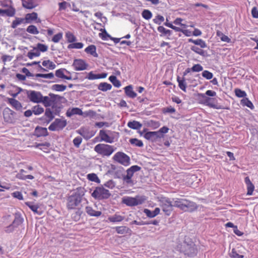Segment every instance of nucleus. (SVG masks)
I'll list each match as a JSON object with an SVG mask.
<instances>
[{"label": "nucleus", "instance_id": "nucleus-34", "mask_svg": "<svg viewBox=\"0 0 258 258\" xmlns=\"http://www.w3.org/2000/svg\"><path fill=\"white\" fill-rule=\"evenodd\" d=\"M127 126L130 128L134 129V130H139V129L141 128L142 125L139 121L134 120L133 121H129L127 123Z\"/></svg>", "mask_w": 258, "mask_h": 258}, {"label": "nucleus", "instance_id": "nucleus-31", "mask_svg": "<svg viewBox=\"0 0 258 258\" xmlns=\"http://www.w3.org/2000/svg\"><path fill=\"white\" fill-rule=\"evenodd\" d=\"M124 219V217L120 215L115 214L112 216L108 217V220L112 223L120 222L122 221Z\"/></svg>", "mask_w": 258, "mask_h": 258}, {"label": "nucleus", "instance_id": "nucleus-6", "mask_svg": "<svg viewBox=\"0 0 258 258\" xmlns=\"http://www.w3.org/2000/svg\"><path fill=\"white\" fill-rule=\"evenodd\" d=\"M16 113L9 107L5 108L3 112L4 120L9 124H14L16 122Z\"/></svg>", "mask_w": 258, "mask_h": 258}, {"label": "nucleus", "instance_id": "nucleus-24", "mask_svg": "<svg viewBox=\"0 0 258 258\" xmlns=\"http://www.w3.org/2000/svg\"><path fill=\"white\" fill-rule=\"evenodd\" d=\"M177 81L178 83L179 88L183 92H186L187 85L185 77H180L179 76H177Z\"/></svg>", "mask_w": 258, "mask_h": 258}, {"label": "nucleus", "instance_id": "nucleus-19", "mask_svg": "<svg viewBox=\"0 0 258 258\" xmlns=\"http://www.w3.org/2000/svg\"><path fill=\"white\" fill-rule=\"evenodd\" d=\"M8 102L17 111H22V105L21 102L15 98H8Z\"/></svg>", "mask_w": 258, "mask_h": 258}, {"label": "nucleus", "instance_id": "nucleus-17", "mask_svg": "<svg viewBox=\"0 0 258 258\" xmlns=\"http://www.w3.org/2000/svg\"><path fill=\"white\" fill-rule=\"evenodd\" d=\"M22 5L27 9H33L38 6L37 0H22Z\"/></svg>", "mask_w": 258, "mask_h": 258}, {"label": "nucleus", "instance_id": "nucleus-50", "mask_svg": "<svg viewBox=\"0 0 258 258\" xmlns=\"http://www.w3.org/2000/svg\"><path fill=\"white\" fill-rule=\"evenodd\" d=\"M142 17L146 20H149L152 17V14L148 10H144L142 13Z\"/></svg>", "mask_w": 258, "mask_h": 258}, {"label": "nucleus", "instance_id": "nucleus-52", "mask_svg": "<svg viewBox=\"0 0 258 258\" xmlns=\"http://www.w3.org/2000/svg\"><path fill=\"white\" fill-rule=\"evenodd\" d=\"M38 51L41 52H46L48 50V46L44 44L38 43L35 47Z\"/></svg>", "mask_w": 258, "mask_h": 258}, {"label": "nucleus", "instance_id": "nucleus-38", "mask_svg": "<svg viewBox=\"0 0 258 258\" xmlns=\"http://www.w3.org/2000/svg\"><path fill=\"white\" fill-rule=\"evenodd\" d=\"M26 205H27L34 213L40 215L41 213H39L38 211V209L39 208V206L37 205H35L33 204L31 202H26L25 203Z\"/></svg>", "mask_w": 258, "mask_h": 258}, {"label": "nucleus", "instance_id": "nucleus-59", "mask_svg": "<svg viewBox=\"0 0 258 258\" xmlns=\"http://www.w3.org/2000/svg\"><path fill=\"white\" fill-rule=\"evenodd\" d=\"M67 6H70V5L66 1H63L62 2L59 3L58 10L59 11L65 10L67 9Z\"/></svg>", "mask_w": 258, "mask_h": 258}, {"label": "nucleus", "instance_id": "nucleus-18", "mask_svg": "<svg viewBox=\"0 0 258 258\" xmlns=\"http://www.w3.org/2000/svg\"><path fill=\"white\" fill-rule=\"evenodd\" d=\"M23 222V219L22 218L20 217H16L13 224L6 228V231L7 232H11L13 231L16 225H18L19 224L22 223Z\"/></svg>", "mask_w": 258, "mask_h": 258}, {"label": "nucleus", "instance_id": "nucleus-62", "mask_svg": "<svg viewBox=\"0 0 258 258\" xmlns=\"http://www.w3.org/2000/svg\"><path fill=\"white\" fill-rule=\"evenodd\" d=\"M104 186L108 188L113 189L115 186V183L113 180H109L104 184Z\"/></svg>", "mask_w": 258, "mask_h": 258}, {"label": "nucleus", "instance_id": "nucleus-28", "mask_svg": "<svg viewBox=\"0 0 258 258\" xmlns=\"http://www.w3.org/2000/svg\"><path fill=\"white\" fill-rule=\"evenodd\" d=\"M85 51L88 54L94 57H98V54L96 52V47L94 45H90L86 47Z\"/></svg>", "mask_w": 258, "mask_h": 258}, {"label": "nucleus", "instance_id": "nucleus-39", "mask_svg": "<svg viewBox=\"0 0 258 258\" xmlns=\"http://www.w3.org/2000/svg\"><path fill=\"white\" fill-rule=\"evenodd\" d=\"M33 113L36 115L42 114L44 112V108L40 105L34 106L32 108Z\"/></svg>", "mask_w": 258, "mask_h": 258}, {"label": "nucleus", "instance_id": "nucleus-55", "mask_svg": "<svg viewBox=\"0 0 258 258\" xmlns=\"http://www.w3.org/2000/svg\"><path fill=\"white\" fill-rule=\"evenodd\" d=\"M191 50L203 56H204L206 53V52L204 50L196 46H192Z\"/></svg>", "mask_w": 258, "mask_h": 258}, {"label": "nucleus", "instance_id": "nucleus-56", "mask_svg": "<svg viewBox=\"0 0 258 258\" xmlns=\"http://www.w3.org/2000/svg\"><path fill=\"white\" fill-rule=\"evenodd\" d=\"M148 126L152 127L153 129H156L159 127L160 125L158 121L150 120L148 122Z\"/></svg>", "mask_w": 258, "mask_h": 258}, {"label": "nucleus", "instance_id": "nucleus-43", "mask_svg": "<svg viewBox=\"0 0 258 258\" xmlns=\"http://www.w3.org/2000/svg\"><path fill=\"white\" fill-rule=\"evenodd\" d=\"M87 179L91 181L95 182L97 183L100 182V180L95 173H90L87 175Z\"/></svg>", "mask_w": 258, "mask_h": 258}, {"label": "nucleus", "instance_id": "nucleus-15", "mask_svg": "<svg viewBox=\"0 0 258 258\" xmlns=\"http://www.w3.org/2000/svg\"><path fill=\"white\" fill-rule=\"evenodd\" d=\"M25 23H31L35 21L36 23H40L41 20L38 18V14L36 12L27 14L24 18Z\"/></svg>", "mask_w": 258, "mask_h": 258}, {"label": "nucleus", "instance_id": "nucleus-46", "mask_svg": "<svg viewBox=\"0 0 258 258\" xmlns=\"http://www.w3.org/2000/svg\"><path fill=\"white\" fill-rule=\"evenodd\" d=\"M27 32L32 34H38L39 32L37 27L34 25L29 26L26 29Z\"/></svg>", "mask_w": 258, "mask_h": 258}, {"label": "nucleus", "instance_id": "nucleus-11", "mask_svg": "<svg viewBox=\"0 0 258 258\" xmlns=\"http://www.w3.org/2000/svg\"><path fill=\"white\" fill-rule=\"evenodd\" d=\"M27 97L29 100L35 103H41L42 95L40 92L31 90L27 92Z\"/></svg>", "mask_w": 258, "mask_h": 258}, {"label": "nucleus", "instance_id": "nucleus-23", "mask_svg": "<svg viewBox=\"0 0 258 258\" xmlns=\"http://www.w3.org/2000/svg\"><path fill=\"white\" fill-rule=\"evenodd\" d=\"M107 76V73H103L101 74H95L92 72H90L87 76V78L89 80H96L99 79H104Z\"/></svg>", "mask_w": 258, "mask_h": 258}, {"label": "nucleus", "instance_id": "nucleus-45", "mask_svg": "<svg viewBox=\"0 0 258 258\" xmlns=\"http://www.w3.org/2000/svg\"><path fill=\"white\" fill-rule=\"evenodd\" d=\"M40 54V52L35 47L33 50L28 52L27 56L30 59L33 58L34 57L39 56Z\"/></svg>", "mask_w": 258, "mask_h": 258}, {"label": "nucleus", "instance_id": "nucleus-7", "mask_svg": "<svg viewBox=\"0 0 258 258\" xmlns=\"http://www.w3.org/2000/svg\"><path fill=\"white\" fill-rule=\"evenodd\" d=\"M67 121L64 118H56L48 127L51 131H60L62 130L67 125Z\"/></svg>", "mask_w": 258, "mask_h": 258}, {"label": "nucleus", "instance_id": "nucleus-26", "mask_svg": "<svg viewBox=\"0 0 258 258\" xmlns=\"http://www.w3.org/2000/svg\"><path fill=\"white\" fill-rule=\"evenodd\" d=\"M125 93L127 96L134 98L137 96V93L133 90L132 85H128L124 88Z\"/></svg>", "mask_w": 258, "mask_h": 258}, {"label": "nucleus", "instance_id": "nucleus-58", "mask_svg": "<svg viewBox=\"0 0 258 258\" xmlns=\"http://www.w3.org/2000/svg\"><path fill=\"white\" fill-rule=\"evenodd\" d=\"M230 256L232 258H243V255L239 254L235 248H232L231 252L230 253Z\"/></svg>", "mask_w": 258, "mask_h": 258}, {"label": "nucleus", "instance_id": "nucleus-30", "mask_svg": "<svg viewBox=\"0 0 258 258\" xmlns=\"http://www.w3.org/2000/svg\"><path fill=\"white\" fill-rule=\"evenodd\" d=\"M115 229L116 232L120 234H127L131 232V229L128 227L124 226H117Z\"/></svg>", "mask_w": 258, "mask_h": 258}, {"label": "nucleus", "instance_id": "nucleus-33", "mask_svg": "<svg viewBox=\"0 0 258 258\" xmlns=\"http://www.w3.org/2000/svg\"><path fill=\"white\" fill-rule=\"evenodd\" d=\"M112 88V86L107 83L103 82L99 84L98 89L102 91L105 92L108 90H111Z\"/></svg>", "mask_w": 258, "mask_h": 258}, {"label": "nucleus", "instance_id": "nucleus-10", "mask_svg": "<svg viewBox=\"0 0 258 258\" xmlns=\"http://www.w3.org/2000/svg\"><path fill=\"white\" fill-rule=\"evenodd\" d=\"M111 132L101 130L99 131V136L100 138V142H104L107 143L111 144L114 142V137L111 135Z\"/></svg>", "mask_w": 258, "mask_h": 258}, {"label": "nucleus", "instance_id": "nucleus-44", "mask_svg": "<svg viewBox=\"0 0 258 258\" xmlns=\"http://www.w3.org/2000/svg\"><path fill=\"white\" fill-rule=\"evenodd\" d=\"M22 23H25L24 18H17L15 20L13 21L11 27L14 29L16 28L19 25Z\"/></svg>", "mask_w": 258, "mask_h": 258}, {"label": "nucleus", "instance_id": "nucleus-25", "mask_svg": "<svg viewBox=\"0 0 258 258\" xmlns=\"http://www.w3.org/2000/svg\"><path fill=\"white\" fill-rule=\"evenodd\" d=\"M85 210L87 214L90 216L98 217L102 214V212L101 211H95L90 206H87L85 208Z\"/></svg>", "mask_w": 258, "mask_h": 258}, {"label": "nucleus", "instance_id": "nucleus-53", "mask_svg": "<svg viewBox=\"0 0 258 258\" xmlns=\"http://www.w3.org/2000/svg\"><path fill=\"white\" fill-rule=\"evenodd\" d=\"M169 131V128L166 126H163L161 128H160V130L157 132V133H159V136H161L160 137V139L163 138L164 137V134H166Z\"/></svg>", "mask_w": 258, "mask_h": 258}, {"label": "nucleus", "instance_id": "nucleus-49", "mask_svg": "<svg viewBox=\"0 0 258 258\" xmlns=\"http://www.w3.org/2000/svg\"><path fill=\"white\" fill-rule=\"evenodd\" d=\"M84 44L82 42H76L70 44L68 45V47L69 49H81L83 47Z\"/></svg>", "mask_w": 258, "mask_h": 258}, {"label": "nucleus", "instance_id": "nucleus-13", "mask_svg": "<svg viewBox=\"0 0 258 258\" xmlns=\"http://www.w3.org/2000/svg\"><path fill=\"white\" fill-rule=\"evenodd\" d=\"M199 96H201L204 100V104L211 108L215 109H220L221 107L217 105L216 103V99L213 98L207 97L204 94H200Z\"/></svg>", "mask_w": 258, "mask_h": 258}, {"label": "nucleus", "instance_id": "nucleus-32", "mask_svg": "<svg viewBox=\"0 0 258 258\" xmlns=\"http://www.w3.org/2000/svg\"><path fill=\"white\" fill-rule=\"evenodd\" d=\"M141 167L138 165H133L131 166L126 170V176L132 177L134 173L136 171H139Z\"/></svg>", "mask_w": 258, "mask_h": 258}, {"label": "nucleus", "instance_id": "nucleus-16", "mask_svg": "<svg viewBox=\"0 0 258 258\" xmlns=\"http://www.w3.org/2000/svg\"><path fill=\"white\" fill-rule=\"evenodd\" d=\"M197 249L195 244H186L184 247L185 254L189 256H194L197 253Z\"/></svg>", "mask_w": 258, "mask_h": 258}, {"label": "nucleus", "instance_id": "nucleus-63", "mask_svg": "<svg viewBox=\"0 0 258 258\" xmlns=\"http://www.w3.org/2000/svg\"><path fill=\"white\" fill-rule=\"evenodd\" d=\"M182 21L183 20L181 18H177L173 21V23L176 25H180L182 28H185L187 26L182 23Z\"/></svg>", "mask_w": 258, "mask_h": 258}, {"label": "nucleus", "instance_id": "nucleus-36", "mask_svg": "<svg viewBox=\"0 0 258 258\" xmlns=\"http://www.w3.org/2000/svg\"><path fill=\"white\" fill-rule=\"evenodd\" d=\"M44 116L48 119L46 120V122L47 124L49 123L54 118L53 112L50 108H47L45 110Z\"/></svg>", "mask_w": 258, "mask_h": 258}, {"label": "nucleus", "instance_id": "nucleus-60", "mask_svg": "<svg viewBox=\"0 0 258 258\" xmlns=\"http://www.w3.org/2000/svg\"><path fill=\"white\" fill-rule=\"evenodd\" d=\"M62 38V33H58L53 36L52 41L54 43H58Z\"/></svg>", "mask_w": 258, "mask_h": 258}, {"label": "nucleus", "instance_id": "nucleus-35", "mask_svg": "<svg viewBox=\"0 0 258 258\" xmlns=\"http://www.w3.org/2000/svg\"><path fill=\"white\" fill-rule=\"evenodd\" d=\"M188 41L196 45H199L201 48H205L207 47V44L206 42L201 39H198L197 40L189 39L188 40Z\"/></svg>", "mask_w": 258, "mask_h": 258}, {"label": "nucleus", "instance_id": "nucleus-1", "mask_svg": "<svg viewBox=\"0 0 258 258\" xmlns=\"http://www.w3.org/2000/svg\"><path fill=\"white\" fill-rule=\"evenodd\" d=\"M85 195V189L82 187L76 188L74 193L67 199V208L69 210L75 209L81 203Z\"/></svg>", "mask_w": 258, "mask_h": 258}, {"label": "nucleus", "instance_id": "nucleus-14", "mask_svg": "<svg viewBox=\"0 0 258 258\" xmlns=\"http://www.w3.org/2000/svg\"><path fill=\"white\" fill-rule=\"evenodd\" d=\"M49 96H42V101L41 103H43L44 106L46 107H49L52 105L55 102L57 95L52 94L49 93Z\"/></svg>", "mask_w": 258, "mask_h": 258}, {"label": "nucleus", "instance_id": "nucleus-64", "mask_svg": "<svg viewBox=\"0 0 258 258\" xmlns=\"http://www.w3.org/2000/svg\"><path fill=\"white\" fill-rule=\"evenodd\" d=\"M82 142V139L80 137H76L73 140V143L74 146L77 147L79 148Z\"/></svg>", "mask_w": 258, "mask_h": 258}, {"label": "nucleus", "instance_id": "nucleus-51", "mask_svg": "<svg viewBox=\"0 0 258 258\" xmlns=\"http://www.w3.org/2000/svg\"><path fill=\"white\" fill-rule=\"evenodd\" d=\"M15 9L13 7H10L8 9H5V15L9 17H13L15 14Z\"/></svg>", "mask_w": 258, "mask_h": 258}, {"label": "nucleus", "instance_id": "nucleus-61", "mask_svg": "<svg viewBox=\"0 0 258 258\" xmlns=\"http://www.w3.org/2000/svg\"><path fill=\"white\" fill-rule=\"evenodd\" d=\"M202 76L207 80H210L213 78V75L209 71L205 70L202 73Z\"/></svg>", "mask_w": 258, "mask_h": 258}, {"label": "nucleus", "instance_id": "nucleus-47", "mask_svg": "<svg viewBox=\"0 0 258 258\" xmlns=\"http://www.w3.org/2000/svg\"><path fill=\"white\" fill-rule=\"evenodd\" d=\"M66 88L67 86L63 85L54 84L52 86V90L58 92L63 91Z\"/></svg>", "mask_w": 258, "mask_h": 258}, {"label": "nucleus", "instance_id": "nucleus-22", "mask_svg": "<svg viewBox=\"0 0 258 258\" xmlns=\"http://www.w3.org/2000/svg\"><path fill=\"white\" fill-rule=\"evenodd\" d=\"M66 73H68V71L65 69H60L56 71L55 72V76L59 78L62 79H66L68 80H72V77L71 76H68L65 75Z\"/></svg>", "mask_w": 258, "mask_h": 258}, {"label": "nucleus", "instance_id": "nucleus-4", "mask_svg": "<svg viewBox=\"0 0 258 258\" xmlns=\"http://www.w3.org/2000/svg\"><path fill=\"white\" fill-rule=\"evenodd\" d=\"M146 198L144 196H137L135 197H124L122 199V203L127 206L133 207L143 204Z\"/></svg>", "mask_w": 258, "mask_h": 258}, {"label": "nucleus", "instance_id": "nucleus-8", "mask_svg": "<svg viewBox=\"0 0 258 258\" xmlns=\"http://www.w3.org/2000/svg\"><path fill=\"white\" fill-rule=\"evenodd\" d=\"M113 160L125 166L130 164V158L126 154L122 152L116 153L113 157Z\"/></svg>", "mask_w": 258, "mask_h": 258}, {"label": "nucleus", "instance_id": "nucleus-21", "mask_svg": "<svg viewBox=\"0 0 258 258\" xmlns=\"http://www.w3.org/2000/svg\"><path fill=\"white\" fill-rule=\"evenodd\" d=\"M35 135L37 137H46L48 133L46 127L37 126L35 129Z\"/></svg>", "mask_w": 258, "mask_h": 258}, {"label": "nucleus", "instance_id": "nucleus-42", "mask_svg": "<svg viewBox=\"0 0 258 258\" xmlns=\"http://www.w3.org/2000/svg\"><path fill=\"white\" fill-rule=\"evenodd\" d=\"M65 36L67 41L69 43H73L76 40L75 36L70 31L66 32Z\"/></svg>", "mask_w": 258, "mask_h": 258}, {"label": "nucleus", "instance_id": "nucleus-48", "mask_svg": "<svg viewBox=\"0 0 258 258\" xmlns=\"http://www.w3.org/2000/svg\"><path fill=\"white\" fill-rule=\"evenodd\" d=\"M130 142L131 144L134 145L137 147H141L143 146V142L136 138L130 139Z\"/></svg>", "mask_w": 258, "mask_h": 258}, {"label": "nucleus", "instance_id": "nucleus-12", "mask_svg": "<svg viewBox=\"0 0 258 258\" xmlns=\"http://www.w3.org/2000/svg\"><path fill=\"white\" fill-rule=\"evenodd\" d=\"M22 72L26 74V76L28 77H35L36 78H43L45 79H52L54 78V74L52 73H49L48 74H42V73H38L35 75H32L29 70L24 68L22 69Z\"/></svg>", "mask_w": 258, "mask_h": 258}, {"label": "nucleus", "instance_id": "nucleus-57", "mask_svg": "<svg viewBox=\"0 0 258 258\" xmlns=\"http://www.w3.org/2000/svg\"><path fill=\"white\" fill-rule=\"evenodd\" d=\"M79 134L85 138L90 139L94 136L95 133L92 132L89 135H87V131L84 130H81L79 132Z\"/></svg>", "mask_w": 258, "mask_h": 258}, {"label": "nucleus", "instance_id": "nucleus-5", "mask_svg": "<svg viewBox=\"0 0 258 258\" xmlns=\"http://www.w3.org/2000/svg\"><path fill=\"white\" fill-rule=\"evenodd\" d=\"M92 196L98 200H103L108 199L111 194L108 189L103 187H97L92 193Z\"/></svg>", "mask_w": 258, "mask_h": 258}, {"label": "nucleus", "instance_id": "nucleus-29", "mask_svg": "<svg viewBox=\"0 0 258 258\" xmlns=\"http://www.w3.org/2000/svg\"><path fill=\"white\" fill-rule=\"evenodd\" d=\"M160 211V210L159 208H156L153 211H151L149 209H145L144 212L146 214L147 217L149 218H154L159 214Z\"/></svg>", "mask_w": 258, "mask_h": 258}, {"label": "nucleus", "instance_id": "nucleus-54", "mask_svg": "<svg viewBox=\"0 0 258 258\" xmlns=\"http://www.w3.org/2000/svg\"><path fill=\"white\" fill-rule=\"evenodd\" d=\"M234 92L235 95L238 97L242 98L246 96L245 92L240 90V89H235Z\"/></svg>", "mask_w": 258, "mask_h": 258}, {"label": "nucleus", "instance_id": "nucleus-3", "mask_svg": "<svg viewBox=\"0 0 258 258\" xmlns=\"http://www.w3.org/2000/svg\"><path fill=\"white\" fill-rule=\"evenodd\" d=\"M114 146L100 143L96 145L94 147V151L102 157H109L116 150Z\"/></svg>", "mask_w": 258, "mask_h": 258}, {"label": "nucleus", "instance_id": "nucleus-40", "mask_svg": "<svg viewBox=\"0 0 258 258\" xmlns=\"http://www.w3.org/2000/svg\"><path fill=\"white\" fill-rule=\"evenodd\" d=\"M216 35L219 37L221 40L223 42L229 43L231 42V39L226 35L224 34L222 32L219 30L217 31Z\"/></svg>", "mask_w": 258, "mask_h": 258}, {"label": "nucleus", "instance_id": "nucleus-9", "mask_svg": "<svg viewBox=\"0 0 258 258\" xmlns=\"http://www.w3.org/2000/svg\"><path fill=\"white\" fill-rule=\"evenodd\" d=\"M159 202L163 211L166 215L169 216L173 210V206H174L172 204V202L168 198L165 197L161 198Z\"/></svg>", "mask_w": 258, "mask_h": 258}, {"label": "nucleus", "instance_id": "nucleus-20", "mask_svg": "<svg viewBox=\"0 0 258 258\" xmlns=\"http://www.w3.org/2000/svg\"><path fill=\"white\" fill-rule=\"evenodd\" d=\"M144 138L152 141H155L157 139H160L161 136H159V133L157 131L155 132H148L145 134Z\"/></svg>", "mask_w": 258, "mask_h": 258}, {"label": "nucleus", "instance_id": "nucleus-37", "mask_svg": "<svg viewBox=\"0 0 258 258\" xmlns=\"http://www.w3.org/2000/svg\"><path fill=\"white\" fill-rule=\"evenodd\" d=\"M78 114L80 115H83V112L82 110L79 108H73L70 111L67 112V115L68 116H71L73 115Z\"/></svg>", "mask_w": 258, "mask_h": 258}, {"label": "nucleus", "instance_id": "nucleus-2", "mask_svg": "<svg viewBox=\"0 0 258 258\" xmlns=\"http://www.w3.org/2000/svg\"><path fill=\"white\" fill-rule=\"evenodd\" d=\"M173 206L180 209L184 212H192L196 211L198 206L194 202L189 201L185 199L176 198L173 200Z\"/></svg>", "mask_w": 258, "mask_h": 258}, {"label": "nucleus", "instance_id": "nucleus-41", "mask_svg": "<svg viewBox=\"0 0 258 258\" xmlns=\"http://www.w3.org/2000/svg\"><path fill=\"white\" fill-rule=\"evenodd\" d=\"M109 80L112 83L113 86L116 88H119L121 86V83L115 76H111L109 77Z\"/></svg>", "mask_w": 258, "mask_h": 258}, {"label": "nucleus", "instance_id": "nucleus-27", "mask_svg": "<svg viewBox=\"0 0 258 258\" xmlns=\"http://www.w3.org/2000/svg\"><path fill=\"white\" fill-rule=\"evenodd\" d=\"M245 182L247 185V195L251 196L253 194L254 189V186L250 181L248 177L245 178Z\"/></svg>", "mask_w": 258, "mask_h": 258}]
</instances>
